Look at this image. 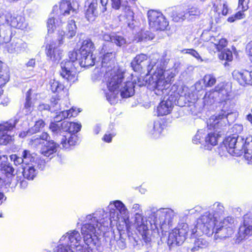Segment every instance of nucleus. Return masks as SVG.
Listing matches in <instances>:
<instances>
[{
  "label": "nucleus",
  "mask_w": 252,
  "mask_h": 252,
  "mask_svg": "<svg viewBox=\"0 0 252 252\" xmlns=\"http://www.w3.org/2000/svg\"><path fill=\"white\" fill-rule=\"evenodd\" d=\"M133 80L132 75H131L130 78L128 77L123 83L122 85L118 90V95L120 94L123 98H128L134 94L135 80Z\"/></svg>",
  "instance_id": "obj_17"
},
{
  "label": "nucleus",
  "mask_w": 252,
  "mask_h": 252,
  "mask_svg": "<svg viewBox=\"0 0 252 252\" xmlns=\"http://www.w3.org/2000/svg\"><path fill=\"white\" fill-rule=\"evenodd\" d=\"M222 7V9L221 10V13L223 15H226L228 12L229 9L228 8V6L225 2H221L220 0H216V2L214 3L213 5V7L214 9L217 12L220 9L219 7Z\"/></svg>",
  "instance_id": "obj_41"
},
{
  "label": "nucleus",
  "mask_w": 252,
  "mask_h": 252,
  "mask_svg": "<svg viewBox=\"0 0 252 252\" xmlns=\"http://www.w3.org/2000/svg\"><path fill=\"white\" fill-rule=\"evenodd\" d=\"M102 39L106 41H111L112 42V34L110 35L107 33H105L103 35Z\"/></svg>",
  "instance_id": "obj_57"
},
{
  "label": "nucleus",
  "mask_w": 252,
  "mask_h": 252,
  "mask_svg": "<svg viewBox=\"0 0 252 252\" xmlns=\"http://www.w3.org/2000/svg\"><path fill=\"white\" fill-rule=\"evenodd\" d=\"M112 7L115 9H119L121 6H122L121 0H111Z\"/></svg>",
  "instance_id": "obj_51"
},
{
  "label": "nucleus",
  "mask_w": 252,
  "mask_h": 252,
  "mask_svg": "<svg viewBox=\"0 0 252 252\" xmlns=\"http://www.w3.org/2000/svg\"><path fill=\"white\" fill-rule=\"evenodd\" d=\"M112 43H114L118 46L122 47L126 44V40L123 35L113 33L112 34Z\"/></svg>",
  "instance_id": "obj_43"
},
{
  "label": "nucleus",
  "mask_w": 252,
  "mask_h": 252,
  "mask_svg": "<svg viewBox=\"0 0 252 252\" xmlns=\"http://www.w3.org/2000/svg\"><path fill=\"white\" fill-rule=\"evenodd\" d=\"M244 11H240L236 13L234 16L229 17L228 18V21L229 22H233L236 20H239L243 19L245 17V15L243 13Z\"/></svg>",
  "instance_id": "obj_48"
},
{
  "label": "nucleus",
  "mask_w": 252,
  "mask_h": 252,
  "mask_svg": "<svg viewBox=\"0 0 252 252\" xmlns=\"http://www.w3.org/2000/svg\"><path fill=\"white\" fill-rule=\"evenodd\" d=\"M125 72L117 67L106 71L105 78L109 92L105 93L107 100L110 104L117 102L118 90L125 81Z\"/></svg>",
  "instance_id": "obj_8"
},
{
  "label": "nucleus",
  "mask_w": 252,
  "mask_h": 252,
  "mask_svg": "<svg viewBox=\"0 0 252 252\" xmlns=\"http://www.w3.org/2000/svg\"><path fill=\"white\" fill-rule=\"evenodd\" d=\"M0 169L7 176H12L14 172V169L9 163H1Z\"/></svg>",
  "instance_id": "obj_44"
},
{
  "label": "nucleus",
  "mask_w": 252,
  "mask_h": 252,
  "mask_svg": "<svg viewBox=\"0 0 252 252\" xmlns=\"http://www.w3.org/2000/svg\"><path fill=\"white\" fill-rule=\"evenodd\" d=\"M234 220L230 217H227L220 221L216 220L209 212L205 213L197 220V224L192 230V237L196 233L199 234L198 230H200L205 234L215 233V236L220 238L228 237L233 233Z\"/></svg>",
  "instance_id": "obj_6"
},
{
  "label": "nucleus",
  "mask_w": 252,
  "mask_h": 252,
  "mask_svg": "<svg viewBox=\"0 0 252 252\" xmlns=\"http://www.w3.org/2000/svg\"><path fill=\"white\" fill-rule=\"evenodd\" d=\"M246 49L247 50L250 60L252 62V40L247 44Z\"/></svg>",
  "instance_id": "obj_53"
},
{
  "label": "nucleus",
  "mask_w": 252,
  "mask_h": 252,
  "mask_svg": "<svg viewBox=\"0 0 252 252\" xmlns=\"http://www.w3.org/2000/svg\"><path fill=\"white\" fill-rule=\"evenodd\" d=\"M131 211L134 214V226L142 235L145 242L149 241V230L166 231L172 226L176 216L175 212L168 208H161L153 212L148 220L143 215L141 206L137 203L133 204Z\"/></svg>",
  "instance_id": "obj_3"
},
{
  "label": "nucleus",
  "mask_w": 252,
  "mask_h": 252,
  "mask_svg": "<svg viewBox=\"0 0 252 252\" xmlns=\"http://www.w3.org/2000/svg\"><path fill=\"white\" fill-rule=\"evenodd\" d=\"M189 231L188 225L186 223L179 224L169 234L168 244L180 245L185 240Z\"/></svg>",
  "instance_id": "obj_16"
},
{
  "label": "nucleus",
  "mask_w": 252,
  "mask_h": 252,
  "mask_svg": "<svg viewBox=\"0 0 252 252\" xmlns=\"http://www.w3.org/2000/svg\"><path fill=\"white\" fill-rule=\"evenodd\" d=\"M101 6H99L100 13H104L106 11V5L107 4L108 0H100Z\"/></svg>",
  "instance_id": "obj_52"
},
{
  "label": "nucleus",
  "mask_w": 252,
  "mask_h": 252,
  "mask_svg": "<svg viewBox=\"0 0 252 252\" xmlns=\"http://www.w3.org/2000/svg\"><path fill=\"white\" fill-rule=\"evenodd\" d=\"M200 14V10L197 7L191 6L186 10H179L174 17L175 20L179 21L185 19L191 20Z\"/></svg>",
  "instance_id": "obj_20"
},
{
  "label": "nucleus",
  "mask_w": 252,
  "mask_h": 252,
  "mask_svg": "<svg viewBox=\"0 0 252 252\" xmlns=\"http://www.w3.org/2000/svg\"><path fill=\"white\" fill-rule=\"evenodd\" d=\"M79 221L83 223L81 233L73 230L67 232L60 238L55 252H99L101 245L97 235L106 231L109 224V219L103 210H99L93 214L81 216Z\"/></svg>",
  "instance_id": "obj_1"
},
{
  "label": "nucleus",
  "mask_w": 252,
  "mask_h": 252,
  "mask_svg": "<svg viewBox=\"0 0 252 252\" xmlns=\"http://www.w3.org/2000/svg\"><path fill=\"white\" fill-rule=\"evenodd\" d=\"M117 243L118 247L121 250L125 249L126 247V243L124 239L120 238L117 241Z\"/></svg>",
  "instance_id": "obj_54"
},
{
  "label": "nucleus",
  "mask_w": 252,
  "mask_h": 252,
  "mask_svg": "<svg viewBox=\"0 0 252 252\" xmlns=\"http://www.w3.org/2000/svg\"><path fill=\"white\" fill-rule=\"evenodd\" d=\"M46 53L53 62L58 63L62 58L63 51L59 49L54 41H52L46 45Z\"/></svg>",
  "instance_id": "obj_22"
},
{
  "label": "nucleus",
  "mask_w": 252,
  "mask_h": 252,
  "mask_svg": "<svg viewBox=\"0 0 252 252\" xmlns=\"http://www.w3.org/2000/svg\"><path fill=\"white\" fill-rule=\"evenodd\" d=\"M36 174V170L33 164L23 167V175L25 178L28 180H33Z\"/></svg>",
  "instance_id": "obj_37"
},
{
  "label": "nucleus",
  "mask_w": 252,
  "mask_h": 252,
  "mask_svg": "<svg viewBox=\"0 0 252 252\" xmlns=\"http://www.w3.org/2000/svg\"><path fill=\"white\" fill-rule=\"evenodd\" d=\"M147 15L150 29L153 31H164L168 26L167 20L159 11L150 10Z\"/></svg>",
  "instance_id": "obj_15"
},
{
  "label": "nucleus",
  "mask_w": 252,
  "mask_h": 252,
  "mask_svg": "<svg viewBox=\"0 0 252 252\" xmlns=\"http://www.w3.org/2000/svg\"><path fill=\"white\" fill-rule=\"evenodd\" d=\"M45 126V123L42 120H39L35 122L33 126L32 127L27 131L22 132L19 134V136L24 138L27 135H32L38 132Z\"/></svg>",
  "instance_id": "obj_33"
},
{
  "label": "nucleus",
  "mask_w": 252,
  "mask_h": 252,
  "mask_svg": "<svg viewBox=\"0 0 252 252\" xmlns=\"http://www.w3.org/2000/svg\"><path fill=\"white\" fill-rule=\"evenodd\" d=\"M203 81L206 87H212L216 83V79L215 77L212 74H206L204 76Z\"/></svg>",
  "instance_id": "obj_45"
},
{
  "label": "nucleus",
  "mask_w": 252,
  "mask_h": 252,
  "mask_svg": "<svg viewBox=\"0 0 252 252\" xmlns=\"http://www.w3.org/2000/svg\"><path fill=\"white\" fill-rule=\"evenodd\" d=\"M60 99L55 97H52L51 99V105L46 103H40L38 106L37 109L39 111L42 112L43 111H58V110H61L62 107L61 103H59Z\"/></svg>",
  "instance_id": "obj_28"
},
{
  "label": "nucleus",
  "mask_w": 252,
  "mask_h": 252,
  "mask_svg": "<svg viewBox=\"0 0 252 252\" xmlns=\"http://www.w3.org/2000/svg\"><path fill=\"white\" fill-rule=\"evenodd\" d=\"M250 0H239L238 8L242 11H245L249 8L248 3Z\"/></svg>",
  "instance_id": "obj_49"
},
{
  "label": "nucleus",
  "mask_w": 252,
  "mask_h": 252,
  "mask_svg": "<svg viewBox=\"0 0 252 252\" xmlns=\"http://www.w3.org/2000/svg\"><path fill=\"white\" fill-rule=\"evenodd\" d=\"M229 114L228 112L221 110L218 114L212 116L207 121V126L209 129H214L216 131L209 132L204 137H203L202 130L198 131L194 136L192 141L194 144L201 143L208 150L211 149L212 146H215L218 143L219 134L216 132L217 129L226 126L228 123L227 116Z\"/></svg>",
  "instance_id": "obj_7"
},
{
  "label": "nucleus",
  "mask_w": 252,
  "mask_h": 252,
  "mask_svg": "<svg viewBox=\"0 0 252 252\" xmlns=\"http://www.w3.org/2000/svg\"><path fill=\"white\" fill-rule=\"evenodd\" d=\"M164 126L159 121H156L148 126V132L155 138H159L163 131Z\"/></svg>",
  "instance_id": "obj_29"
},
{
  "label": "nucleus",
  "mask_w": 252,
  "mask_h": 252,
  "mask_svg": "<svg viewBox=\"0 0 252 252\" xmlns=\"http://www.w3.org/2000/svg\"><path fill=\"white\" fill-rule=\"evenodd\" d=\"M120 21L127 24L130 28H133L134 13L129 6L122 5V12L119 16Z\"/></svg>",
  "instance_id": "obj_24"
},
{
  "label": "nucleus",
  "mask_w": 252,
  "mask_h": 252,
  "mask_svg": "<svg viewBox=\"0 0 252 252\" xmlns=\"http://www.w3.org/2000/svg\"><path fill=\"white\" fill-rule=\"evenodd\" d=\"M114 134H105L103 138V139L104 141L106 142H110L111 141V139L112 137L114 136Z\"/></svg>",
  "instance_id": "obj_56"
},
{
  "label": "nucleus",
  "mask_w": 252,
  "mask_h": 252,
  "mask_svg": "<svg viewBox=\"0 0 252 252\" xmlns=\"http://www.w3.org/2000/svg\"><path fill=\"white\" fill-rule=\"evenodd\" d=\"M196 210H195L193 209H191L190 210H186L184 212V215H188L189 214H194Z\"/></svg>",
  "instance_id": "obj_61"
},
{
  "label": "nucleus",
  "mask_w": 252,
  "mask_h": 252,
  "mask_svg": "<svg viewBox=\"0 0 252 252\" xmlns=\"http://www.w3.org/2000/svg\"><path fill=\"white\" fill-rule=\"evenodd\" d=\"M176 69L168 70L165 72L166 78L161 80V77L158 74L155 75L154 78L156 79L152 82L149 89L152 90L155 94L159 96H166L168 98L160 102L157 107L158 116H164L169 114L173 108V105H178L180 107L189 106L190 103L194 104L196 98L192 94L188 93V88H183L182 86L173 85L170 89L171 83L177 73Z\"/></svg>",
  "instance_id": "obj_2"
},
{
  "label": "nucleus",
  "mask_w": 252,
  "mask_h": 252,
  "mask_svg": "<svg viewBox=\"0 0 252 252\" xmlns=\"http://www.w3.org/2000/svg\"><path fill=\"white\" fill-rule=\"evenodd\" d=\"M60 103L61 104L62 108L61 110H58L61 111V112L55 117L57 121L59 122L62 120L65 119V118L75 117L78 115L79 112H77L73 108L69 110H65V108H67L68 106H67L66 104H65L64 103H63V100H61L60 99L59 101V103Z\"/></svg>",
  "instance_id": "obj_27"
},
{
  "label": "nucleus",
  "mask_w": 252,
  "mask_h": 252,
  "mask_svg": "<svg viewBox=\"0 0 252 252\" xmlns=\"http://www.w3.org/2000/svg\"><path fill=\"white\" fill-rule=\"evenodd\" d=\"M155 37L154 34L148 31L141 30L135 36L134 40L137 42L153 39Z\"/></svg>",
  "instance_id": "obj_35"
},
{
  "label": "nucleus",
  "mask_w": 252,
  "mask_h": 252,
  "mask_svg": "<svg viewBox=\"0 0 252 252\" xmlns=\"http://www.w3.org/2000/svg\"><path fill=\"white\" fill-rule=\"evenodd\" d=\"M10 158L11 161H13L15 165H19L22 163L24 164L23 157H18L17 155H11L10 156Z\"/></svg>",
  "instance_id": "obj_50"
},
{
  "label": "nucleus",
  "mask_w": 252,
  "mask_h": 252,
  "mask_svg": "<svg viewBox=\"0 0 252 252\" xmlns=\"http://www.w3.org/2000/svg\"><path fill=\"white\" fill-rule=\"evenodd\" d=\"M31 142L32 143V144L34 145L44 144V142L42 141L39 137H34L32 139Z\"/></svg>",
  "instance_id": "obj_55"
},
{
  "label": "nucleus",
  "mask_w": 252,
  "mask_h": 252,
  "mask_svg": "<svg viewBox=\"0 0 252 252\" xmlns=\"http://www.w3.org/2000/svg\"><path fill=\"white\" fill-rule=\"evenodd\" d=\"M182 52L184 54H188L190 55L192 57L196 58L198 61H200V62L203 61L199 53L193 49H184L182 51Z\"/></svg>",
  "instance_id": "obj_47"
},
{
  "label": "nucleus",
  "mask_w": 252,
  "mask_h": 252,
  "mask_svg": "<svg viewBox=\"0 0 252 252\" xmlns=\"http://www.w3.org/2000/svg\"><path fill=\"white\" fill-rule=\"evenodd\" d=\"M40 138L44 142L45 147L41 150V154L47 157H49L57 151V147L59 145L55 143L53 141H47L49 136L46 132H43L40 136Z\"/></svg>",
  "instance_id": "obj_21"
},
{
  "label": "nucleus",
  "mask_w": 252,
  "mask_h": 252,
  "mask_svg": "<svg viewBox=\"0 0 252 252\" xmlns=\"http://www.w3.org/2000/svg\"><path fill=\"white\" fill-rule=\"evenodd\" d=\"M100 127L99 126H96L94 127V131L95 134H98L99 133V132L100 131Z\"/></svg>",
  "instance_id": "obj_63"
},
{
  "label": "nucleus",
  "mask_w": 252,
  "mask_h": 252,
  "mask_svg": "<svg viewBox=\"0 0 252 252\" xmlns=\"http://www.w3.org/2000/svg\"><path fill=\"white\" fill-rule=\"evenodd\" d=\"M63 127L64 130L67 133L63 135L61 145L63 149H69L71 146H74L77 143L78 138L75 133L80 130L81 125L78 123L64 121Z\"/></svg>",
  "instance_id": "obj_13"
},
{
  "label": "nucleus",
  "mask_w": 252,
  "mask_h": 252,
  "mask_svg": "<svg viewBox=\"0 0 252 252\" xmlns=\"http://www.w3.org/2000/svg\"><path fill=\"white\" fill-rule=\"evenodd\" d=\"M6 197L2 192L0 191V205L5 200Z\"/></svg>",
  "instance_id": "obj_60"
},
{
  "label": "nucleus",
  "mask_w": 252,
  "mask_h": 252,
  "mask_svg": "<svg viewBox=\"0 0 252 252\" xmlns=\"http://www.w3.org/2000/svg\"><path fill=\"white\" fill-rule=\"evenodd\" d=\"M247 120L252 124V114H249L246 117Z\"/></svg>",
  "instance_id": "obj_64"
},
{
  "label": "nucleus",
  "mask_w": 252,
  "mask_h": 252,
  "mask_svg": "<svg viewBox=\"0 0 252 252\" xmlns=\"http://www.w3.org/2000/svg\"><path fill=\"white\" fill-rule=\"evenodd\" d=\"M63 128V122L61 123H59V122L58 123L52 122L49 126V128L54 136L64 135L63 134L66 133V132Z\"/></svg>",
  "instance_id": "obj_34"
},
{
  "label": "nucleus",
  "mask_w": 252,
  "mask_h": 252,
  "mask_svg": "<svg viewBox=\"0 0 252 252\" xmlns=\"http://www.w3.org/2000/svg\"><path fill=\"white\" fill-rule=\"evenodd\" d=\"M9 74L6 69H3V63L0 61V84L5 85L9 80Z\"/></svg>",
  "instance_id": "obj_38"
},
{
  "label": "nucleus",
  "mask_w": 252,
  "mask_h": 252,
  "mask_svg": "<svg viewBox=\"0 0 252 252\" xmlns=\"http://www.w3.org/2000/svg\"><path fill=\"white\" fill-rule=\"evenodd\" d=\"M244 138L242 136H228L219 148V153L221 157H227L231 155L240 156L244 147Z\"/></svg>",
  "instance_id": "obj_9"
},
{
  "label": "nucleus",
  "mask_w": 252,
  "mask_h": 252,
  "mask_svg": "<svg viewBox=\"0 0 252 252\" xmlns=\"http://www.w3.org/2000/svg\"><path fill=\"white\" fill-rule=\"evenodd\" d=\"M89 4L86 11V18L90 22L94 21L100 13V9L98 8L97 0H89Z\"/></svg>",
  "instance_id": "obj_25"
},
{
  "label": "nucleus",
  "mask_w": 252,
  "mask_h": 252,
  "mask_svg": "<svg viewBox=\"0 0 252 252\" xmlns=\"http://www.w3.org/2000/svg\"><path fill=\"white\" fill-rule=\"evenodd\" d=\"M79 4L74 0H62L59 5L53 6L47 22V27L49 32H53L55 30L58 31L59 44L63 43V39L65 35L70 39L75 36L77 27L73 19L69 20L66 26L65 32L61 31L63 24L64 23V17L70 14L72 15L76 13Z\"/></svg>",
  "instance_id": "obj_4"
},
{
  "label": "nucleus",
  "mask_w": 252,
  "mask_h": 252,
  "mask_svg": "<svg viewBox=\"0 0 252 252\" xmlns=\"http://www.w3.org/2000/svg\"><path fill=\"white\" fill-rule=\"evenodd\" d=\"M78 56L77 51H70L68 53L69 60H64L61 63V75L70 83H74L76 80V65Z\"/></svg>",
  "instance_id": "obj_12"
},
{
  "label": "nucleus",
  "mask_w": 252,
  "mask_h": 252,
  "mask_svg": "<svg viewBox=\"0 0 252 252\" xmlns=\"http://www.w3.org/2000/svg\"><path fill=\"white\" fill-rule=\"evenodd\" d=\"M108 208L109 210L110 218L108 217L107 213V218L109 219V224L110 225L112 222L111 219L114 218V220H117L119 219V214L122 217L123 223L125 225L126 230L130 231L131 229L132 224L129 219V212L126 207L125 205L120 200H115L110 202ZM108 227L106 228V231Z\"/></svg>",
  "instance_id": "obj_11"
},
{
  "label": "nucleus",
  "mask_w": 252,
  "mask_h": 252,
  "mask_svg": "<svg viewBox=\"0 0 252 252\" xmlns=\"http://www.w3.org/2000/svg\"><path fill=\"white\" fill-rule=\"evenodd\" d=\"M244 138V147L242 152L244 157L249 162H252V137Z\"/></svg>",
  "instance_id": "obj_31"
},
{
  "label": "nucleus",
  "mask_w": 252,
  "mask_h": 252,
  "mask_svg": "<svg viewBox=\"0 0 252 252\" xmlns=\"http://www.w3.org/2000/svg\"><path fill=\"white\" fill-rule=\"evenodd\" d=\"M212 210L214 212V214H213L210 212L209 213L214 217H216V220H217L218 216H220L223 214L224 208L222 204L220 203L216 202L212 206Z\"/></svg>",
  "instance_id": "obj_40"
},
{
  "label": "nucleus",
  "mask_w": 252,
  "mask_h": 252,
  "mask_svg": "<svg viewBox=\"0 0 252 252\" xmlns=\"http://www.w3.org/2000/svg\"><path fill=\"white\" fill-rule=\"evenodd\" d=\"M228 42L225 38H219L214 36L210 37L208 41L205 44L209 52L211 53L219 52L218 57L220 60H224L227 62H231L233 60L232 52L225 48L227 45Z\"/></svg>",
  "instance_id": "obj_10"
},
{
  "label": "nucleus",
  "mask_w": 252,
  "mask_h": 252,
  "mask_svg": "<svg viewBox=\"0 0 252 252\" xmlns=\"http://www.w3.org/2000/svg\"><path fill=\"white\" fill-rule=\"evenodd\" d=\"M36 154L32 153L30 151L25 150L22 152L21 156L23 157L24 164L26 165L33 164L36 158Z\"/></svg>",
  "instance_id": "obj_36"
},
{
  "label": "nucleus",
  "mask_w": 252,
  "mask_h": 252,
  "mask_svg": "<svg viewBox=\"0 0 252 252\" xmlns=\"http://www.w3.org/2000/svg\"><path fill=\"white\" fill-rule=\"evenodd\" d=\"M94 50V44L91 39H87L83 41L81 47L77 52L79 55L93 53Z\"/></svg>",
  "instance_id": "obj_32"
},
{
  "label": "nucleus",
  "mask_w": 252,
  "mask_h": 252,
  "mask_svg": "<svg viewBox=\"0 0 252 252\" xmlns=\"http://www.w3.org/2000/svg\"><path fill=\"white\" fill-rule=\"evenodd\" d=\"M28 186V182L25 180H23L20 182V187L21 188L25 189Z\"/></svg>",
  "instance_id": "obj_59"
},
{
  "label": "nucleus",
  "mask_w": 252,
  "mask_h": 252,
  "mask_svg": "<svg viewBox=\"0 0 252 252\" xmlns=\"http://www.w3.org/2000/svg\"><path fill=\"white\" fill-rule=\"evenodd\" d=\"M32 93V89H30L26 93V103L25 104V108L28 110V111L32 110V101L31 95Z\"/></svg>",
  "instance_id": "obj_46"
},
{
  "label": "nucleus",
  "mask_w": 252,
  "mask_h": 252,
  "mask_svg": "<svg viewBox=\"0 0 252 252\" xmlns=\"http://www.w3.org/2000/svg\"><path fill=\"white\" fill-rule=\"evenodd\" d=\"M228 92L223 83L218 84L214 89L206 93L203 100L204 105H211L215 102H222L229 99Z\"/></svg>",
  "instance_id": "obj_14"
},
{
  "label": "nucleus",
  "mask_w": 252,
  "mask_h": 252,
  "mask_svg": "<svg viewBox=\"0 0 252 252\" xmlns=\"http://www.w3.org/2000/svg\"><path fill=\"white\" fill-rule=\"evenodd\" d=\"M100 54L103 55L102 67L103 68L111 67L114 63L115 53L108 50L106 45H103L100 51Z\"/></svg>",
  "instance_id": "obj_26"
},
{
  "label": "nucleus",
  "mask_w": 252,
  "mask_h": 252,
  "mask_svg": "<svg viewBox=\"0 0 252 252\" xmlns=\"http://www.w3.org/2000/svg\"><path fill=\"white\" fill-rule=\"evenodd\" d=\"M35 64V61L33 59H30L28 62L26 63V66L27 67H34Z\"/></svg>",
  "instance_id": "obj_58"
},
{
  "label": "nucleus",
  "mask_w": 252,
  "mask_h": 252,
  "mask_svg": "<svg viewBox=\"0 0 252 252\" xmlns=\"http://www.w3.org/2000/svg\"><path fill=\"white\" fill-rule=\"evenodd\" d=\"M16 120L10 121L0 124V144L6 145L11 140V136L8 133L14 127Z\"/></svg>",
  "instance_id": "obj_18"
},
{
  "label": "nucleus",
  "mask_w": 252,
  "mask_h": 252,
  "mask_svg": "<svg viewBox=\"0 0 252 252\" xmlns=\"http://www.w3.org/2000/svg\"><path fill=\"white\" fill-rule=\"evenodd\" d=\"M49 84L50 89L53 93H59L64 88V86L55 79H51Z\"/></svg>",
  "instance_id": "obj_42"
},
{
  "label": "nucleus",
  "mask_w": 252,
  "mask_h": 252,
  "mask_svg": "<svg viewBox=\"0 0 252 252\" xmlns=\"http://www.w3.org/2000/svg\"><path fill=\"white\" fill-rule=\"evenodd\" d=\"M208 246L207 242L202 238L195 239L194 241V246L191 249V251H198L199 249L206 248Z\"/></svg>",
  "instance_id": "obj_39"
},
{
  "label": "nucleus",
  "mask_w": 252,
  "mask_h": 252,
  "mask_svg": "<svg viewBox=\"0 0 252 252\" xmlns=\"http://www.w3.org/2000/svg\"><path fill=\"white\" fill-rule=\"evenodd\" d=\"M232 76L242 86H252V71L235 70L232 72Z\"/></svg>",
  "instance_id": "obj_19"
},
{
  "label": "nucleus",
  "mask_w": 252,
  "mask_h": 252,
  "mask_svg": "<svg viewBox=\"0 0 252 252\" xmlns=\"http://www.w3.org/2000/svg\"><path fill=\"white\" fill-rule=\"evenodd\" d=\"M6 48L8 53L18 54L26 51L27 48V44L21 39H17L7 44Z\"/></svg>",
  "instance_id": "obj_23"
},
{
  "label": "nucleus",
  "mask_w": 252,
  "mask_h": 252,
  "mask_svg": "<svg viewBox=\"0 0 252 252\" xmlns=\"http://www.w3.org/2000/svg\"><path fill=\"white\" fill-rule=\"evenodd\" d=\"M77 56V60L81 67H89L94 64L95 58L93 53L86 54L84 55H79Z\"/></svg>",
  "instance_id": "obj_30"
},
{
  "label": "nucleus",
  "mask_w": 252,
  "mask_h": 252,
  "mask_svg": "<svg viewBox=\"0 0 252 252\" xmlns=\"http://www.w3.org/2000/svg\"><path fill=\"white\" fill-rule=\"evenodd\" d=\"M172 61H169L163 57L160 60L156 57L149 60L147 56L144 54L137 55L131 63V67L134 71L143 73L147 71L146 77L152 75L149 81L147 79L145 80L141 77L138 78V86H142L148 84L149 88L151 87L152 82L156 80L154 78L156 74H158L161 77V80H163L166 77V75H165L166 71L172 69H177L178 65L177 66Z\"/></svg>",
  "instance_id": "obj_5"
},
{
  "label": "nucleus",
  "mask_w": 252,
  "mask_h": 252,
  "mask_svg": "<svg viewBox=\"0 0 252 252\" xmlns=\"http://www.w3.org/2000/svg\"><path fill=\"white\" fill-rule=\"evenodd\" d=\"M9 99L8 98H5L2 101H1L0 104H2L3 106H7L9 103Z\"/></svg>",
  "instance_id": "obj_62"
}]
</instances>
